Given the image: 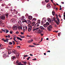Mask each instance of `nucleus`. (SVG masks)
<instances>
[{
	"instance_id": "nucleus-18",
	"label": "nucleus",
	"mask_w": 65,
	"mask_h": 65,
	"mask_svg": "<svg viewBox=\"0 0 65 65\" xmlns=\"http://www.w3.org/2000/svg\"><path fill=\"white\" fill-rule=\"evenodd\" d=\"M12 53H13L14 54H16L17 51L15 50H13L12 51Z\"/></svg>"
},
{
	"instance_id": "nucleus-5",
	"label": "nucleus",
	"mask_w": 65,
	"mask_h": 65,
	"mask_svg": "<svg viewBox=\"0 0 65 65\" xmlns=\"http://www.w3.org/2000/svg\"><path fill=\"white\" fill-rule=\"evenodd\" d=\"M18 29L17 26H14L13 27V29L14 30H16Z\"/></svg>"
},
{
	"instance_id": "nucleus-15",
	"label": "nucleus",
	"mask_w": 65,
	"mask_h": 65,
	"mask_svg": "<svg viewBox=\"0 0 65 65\" xmlns=\"http://www.w3.org/2000/svg\"><path fill=\"white\" fill-rule=\"evenodd\" d=\"M47 29H48V30L49 31H51V28H50L49 26L47 27Z\"/></svg>"
},
{
	"instance_id": "nucleus-31",
	"label": "nucleus",
	"mask_w": 65,
	"mask_h": 65,
	"mask_svg": "<svg viewBox=\"0 0 65 65\" xmlns=\"http://www.w3.org/2000/svg\"><path fill=\"white\" fill-rule=\"evenodd\" d=\"M2 31H3V32H6V29H5V30H4L3 29H2Z\"/></svg>"
},
{
	"instance_id": "nucleus-20",
	"label": "nucleus",
	"mask_w": 65,
	"mask_h": 65,
	"mask_svg": "<svg viewBox=\"0 0 65 65\" xmlns=\"http://www.w3.org/2000/svg\"><path fill=\"white\" fill-rule=\"evenodd\" d=\"M3 57H7V55L6 54V53H5L3 55Z\"/></svg>"
},
{
	"instance_id": "nucleus-43",
	"label": "nucleus",
	"mask_w": 65,
	"mask_h": 65,
	"mask_svg": "<svg viewBox=\"0 0 65 65\" xmlns=\"http://www.w3.org/2000/svg\"><path fill=\"white\" fill-rule=\"evenodd\" d=\"M28 58H27V60H29V59H30V58H31V57H28Z\"/></svg>"
},
{
	"instance_id": "nucleus-4",
	"label": "nucleus",
	"mask_w": 65,
	"mask_h": 65,
	"mask_svg": "<svg viewBox=\"0 0 65 65\" xmlns=\"http://www.w3.org/2000/svg\"><path fill=\"white\" fill-rule=\"evenodd\" d=\"M15 22V20L14 18H13L11 20V22L12 23H14Z\"/></svg>"
},
{
	"instance_id": "nucleus-6",
	"label": "nucleus",
	"mask_w": 65,
	"mask_h": 65,
	"mask_svg": "<svg viewBox=\"0 0 65 65\" xmlns=\"http://www.w3.org/2000/svg\"><path fill=\"white\" fill-rule=\"evenodd\" d=\"M47 7L48 9H50L51 8V6L50 3L48 4L47 5Z\"/></svg>"
},
{
	"instance_id": "nucleus-45",
	"label": "nucleus",
	"mask_w": 65,
	"mask_h": 65,
	"mask_svg": "<svg viewBox=\"0 0 65 65\" xmlns=\"http://www.w3.org/2000/svg\"><path fill=\"white\" fill-rule=\"evenodd\" d=\"M43 40V38H42L41 39V41L39 42V43H40V42H41Z\"/></svg>"
},
{
	"instance_id": "nucleus-63",
	"label": "nucleus",
	"mask_w": 65,
	"mask_h": 65,
	"mask_svg": "<svg viewBox=\"0 0 65 65\" xmlns=\"http://www.w3.org/2000/svg\"><path fill=\"white\" fill-rule=\"evenodd\" d=\"M20 23H22L21 22V21H19L18 22V24H20Z\"/></svg>"
},
{
	"instance_id": "nucleus-34",
	"label": "nucleus",
	"mask_w": 65,
	"mask_h": 65,
	"mask_svg": "<svg viewBox=\"0 0 65 65\" xmlns=\"http://www.w3.org/2000/svg\"><path fill=\"white\" fill-rule=\"evenodd\" d=\"M20 37L21 38H25V37H24V36H22L21 35H20Z\"/></svg>"
},
{
	"instance_id": "nucleus-49",
	"label": "nucleus",
	"mask_w": 65,
	"mask_h": 65,
	"mask_svg": "<svg viewBox=\"0 0 65 65\" xmlns=\"http://www.w3.org/2000/svg\"><path fill=\"white\" fill-rule=\"evenodd\" d=\"M24 18L25 17H24V16H22V19H21V20H23V19H24Z\"/></svg>"
},
{
	"instance_id": "nucleus-64",
	"label": "nucleus",
	"mask_w": 65,
	"mask_h": 65,
	"mask_svg": "<svg viewBox=\"0 0 65 65\" xmlns=\"http://www.w3.org/2000/svg\"><path fill=\"white\" fill-rule=\"evenodd\" d=\"M36 30H38V29H39V27L37 28H36Z\"/></svg>"
},
{
	"instance_id": "nucleus-37",
	"label": "nucleus",
	"mask_w": 65,
	"mask_h": 65,
	"mask_svg": "<svg viewBox=\"0 0 65 65\" xmlns=\"http://www.w3.org/2000/svg\"><path fill=\"white\" fill-rule=\"evenodd\" d=\"M6 33H7L8 32H9V31L7 29H6Z\"/></svg>"
},
{
	"instance_id": "nucleus-17",
	"label": "nucleus",
	"mask_w": 65,
	"mask_h": 65,
	"mask_svg": "<svg viewBox=\"0 0 65 65\" xmlns=\"http://www.w3.org/2000/svg\"><path fill=\"white\" fill-rule=\"evenodd\" d=\"M47 20L49 23H51V22H52L51 21V19L50 18H48Z\"/></svg>"
},
{
	"instance_id": "nucleus-27",
	"label": "nucleus",
	"mask_w": 65,
	"mask_h": 65,
	"mask_svg": "<svg viewBox=\"0 0 65 65\" xmlns=\"http://www.w3.org/2000/svg\"><path fill=\"white\" fill-rule=\"evenodd\" d=\"M52 15H55V12L52 11Z\"/></svg>"
},
{
	"instance_id": "nucleus-32",
	"label": "nucleus",
	"mask_w": 65,
	"mask_h": 65,
	"mask_svg": "<svg viewBox=\"0 0 65 65\" xmlns=\"http://www.w3.org/2000/svg\"><path fill=\"white\" fill-rule=\"evenodd\" d=\"M46 24L47 26L50 25V23L48 22H47L46 23Z\"/></svg>"
},
{
	"instance_id": "nucleus-38",
	"label": "nucleus",
	"mask_w": 65,
	"mask_h": 65,
	"mask_svg": "<svg viewBox=\"0 0 65 65\" xmlns=\"http://www.w3.org/2000/svg\"><path fill=\"white\" fill-rule=\"evenodd\" d=\"M25 16L26 17H28V14L26 13L25 15Z\"/></svg>"
},
{
	"instance_id": "nucleus-54",
	"label": "nucleus",
	"mask_w": 65,
	"mask_h": 65,
	"mask_svg": "<svg viewBox=\"0 0 65 65\" xmlns=\"http://www.w3.org/2000/svg\"><path fill=\"white\" fill-rule=\"evenodd\" d=\"M2 21L1 20H0V24H2Z\"/></svg>"
},
{
	"instance_id": "nucleus-26",
	"label": "nucleus",
	"mask_w": 65,
	"mask_h": 65,
	"mask_svg": "<svg viewBox=\"0 0 65 65\" xmlns=\"http://www.w3.org/2000/svg\"><path fill=\"white\" fill-rule=\"evenodd\" d=\"M18 29H22V27L21 26H19L18 28Z\"/></svg>"
},
{
	"instance_id": "nucleus-13",
	"label": "nucleus",
	"mask_w": 65,
	"mask_h": 65,
	"mask_svg": "<svg viewBox=\"0 0 65 65\" xmlns=\"http://www.w3.org/2000/svg\"><path fill=\"white\" fill-rule=\"evenodd\" d=\"M32 18H33V17L32 16H29L28 17V19L29 20H32Z\"/></svg>"
},
{
	"instance_id": "nucleus-48",
	"label": "nucleus",
	"mask_w": 65,
	"mask_h": 65,
	"mask_svg": "<svg viewBox=\"0 0 65 65\" xmlns=\"http://www.w3.org/2000/svg\"><path fill=\"white\" fill-rule=\"evenodd\" d=\"M27 21L28 22V23H31V21L29 20H27Z\"/></svg>"
},
{
	"instance_id": "nucleus-23",
	"label": "nucleus",
	"mask_w": 65,
	"mask_h": 65,
	"mask_svg": "<svg viewBox=\"0 0 65 65\" xmlns=\"http://www.w3.org/2000/svg\"><path fill=\"white\" fill-rule=\"evenodd\" d=\"M16 57H17V58H18V57L19 56V53H17V54H16Z\"/></svg>"
},
{
	"instance_id": "nucleus-12",
	"label": "nucleus",
	"mask_w": 65,
	"mask_h": 65,
	"mask_svg": "<svg viewBox=\"0 0 65 65\" xmlns=\"http://www.w3.org/2000/svg\"><path fill=\"white\" fill-rule=\"evenodd\" d=\"M39 25L38 23H36L35 25V27H39Z\"/></svg>"
},
{
	"instance_id": "nucleus-62",
	"label": "nucleus",
	"mask_w": 65,
	"mask_h": 65,
	"mask_svg": "<svg viewBox=\"0 0 65 65\" xmlns=\"http://www.w3.org/2000/svg\"><path fill=\"white\" fill-rule=\"evenodd\" d=\"M55 27H57V25L56 24H55Z\"/></svg>"
},
{
	"instance_id": "nucleus-10",
	"label": "nucleus",
	"mask_w": 65,
	"mask_h": 65,
	"mask_svg": "<svg viewBox=\"0 0 65 65\" xmlns=\"http://www.w3.org/2000/svg\"><path fill=\"white\" fill-rule=\"evenodd\" d=\"M40 28L42 30H46V29L44 28V27H43L42 26H40Z\"/></svg>"
},
{
	"instance_id": "nucleus-51",
	"label": "nucleus",
	"mask_w": 65,
	"mask_h": 65,
	"mask_svg": "<svg viewBox=\"0 0 65 65\" xmlns=\"http://www.w3.org/2000/svg\"><path fill=\"white\" fill-rule=\"evenodd\" d=\"M15 33L17 34H19V31H17Z\"/></svg>"
},
{
	"instance_id": "nucleus-55",
	"label": "nucleus",
	"mask_w": 65,
	"mask_h": 65,
	"mask_svg": "<svg viewBox=\"0 0 65 65\" xmlns=\"http://www.w3.org/2000/svg\"><path fill=\"white\" fill-rule=\"evenodd\" d=\"M33 43L34 45H37V44H35V43Z\"/></svg>"
},
{
	"instance_id": "nucleus-22",
	"label": "nucleus",
	"mask_w": 65,
	"mask_h": 65,
	"mask_svg": "<svg viewBox=\"0 0 65 65\" xmlns=\"http://www.w3.org/2000/svg\"><path fill=\"white\" fill-rule=\"evenodd\" d=\"M28 28H32V26L31 25H29L28 26Z\"/></svg>"
},
{
	"instance_id": "nucleus-14",
	"label": "nucleus",
	"mask_w": 65,
	"mask_h": 65,
	"mask_svg": "<svg viewBox=\"0 0 65 65\" xmlns=\"http://www.w3.org/2000/svg\"><path fill=\"white\" fill-rule=\"evenodd\" d=\"M8 15H9V14L8 13H6L5 14V17L7 19H8Z\"/></svg>"
},
{
	"instance_id": "nucleus-36",
	"label": "nucleus",
	"mask_w": 65,
	"mask_h": 65,
	"mask_svg": "<svg viewBox=\"0 0 65 65\" xmlns=\"http://www.w3.org/2000/svg\"><path fill=\"white\" fill-rule=\"evenodd\" d=\"M49 28L51 29H52V26L51 25H50L49 26Z\"/></svg>"
},
{
	"instance_id": "nucleus-53",
	"label": "nucleus",
	"mask_w": 65,
	"mask_h": 65,
	"mask_svg": "<svg viewBox=\"0 0 65 65\" xmlns=\"http://www.w3.org/2000/svg\"><path fill=\"white\" fill-rule=\"evenodd\" d=\"M8 38H10V36L9 35H8L7 36Z\"/></svg>"
},
{
	"instance_id": "nucleus-28",
	"label": "nucleus",
	"mask_w": 65,
	"mask_h": 65,
	"mask_svg": "<svg viewBox=\"0 0 65 65\" xmlns=\"http://www.w3.org/2000/svg\"><path fill=\"white\" fill-rule=\"evenodd\" d=\"M8 54L9 55L11 53V51H8Z\"/></svg>"
},
{
	"instance_id": "nucleus-2",
	"label": "nucleus",
	"mask_w": 65,
	"mask_h": 65,
	"mask_svg": "<svg viewBox=\"0 0 65 65\" xmlns=\"http://www.w3.org/2000/svg\"><path fill=\"white\" fill-rule=\"evenodd\" d=\"M45 18H43L42 19V21H41V25H43L44 24V23L46 22V20L45 19Z\"/></svg>"
},
{
	"instance_id": "nucleus-56",
	"label": "nucleus",
	"mask_w": 65,
	"mask_h": 65,
	"mask_svg": "<svg viewBox=\"0 0 65 65\" xmlns=\"http://www.w3.org/2000/svg\"><path fill=\"white\" fill-rule=\"evenodd\" d=\"M21 34L22 35H23V34H24V33L23 32H21Z\"/></svg>"
},
{
	"instance_id": "nucleus-40",
	"label": "nucleus",
	"mask_w": 65,
	"mask_h": 65,
	"mask_svg": "<svg viewBox=\"0 0 65 65\" xmlns=\"http://www.w3.org/2000/svg\"><path fill=\"white\" fill-rule=\"evenodd\" d=\"M53 21L56 22V18L55 17L53 18Z\"/></svg>"
},
{
	"instance_id": "nucleus-24",
	"label": "nucleus",
	"mask_w": 65,
	"mask_h": 65,
	"mask_svg": "<svg viewBox=\"0 0 65 65\" xmlns=\"http://www.w3.org/2000/svg\"><path fill=\"white\" fill-rule=\"evenodd\" d=\"M42 4L43 5H44L45 4V2L44 1H43L42 2Z\"/></svg>"
},
{
	"instance_id": "nucleus-52",
	"label": "nucleus",
	"mask_w": 65,
	"mask_h": 65,
	"mask_svg": "<svg viewBox=\"0 0 65 65\" xmlns=\"http://www.w3.org/2000/svg\"><path fill=\"white\" fill-rule=\"evenodd\" d=\"M40 35H41V36H43V35H44V34H42L41 33V34H40Z\"/></svg>"
},
{
	"instance_id": "nucleus-33",
	"label": "nucleus",
	"mask_w": 65,
	"mask_h": 65,
	"mask_svg": "<svg viewBox=\"0 0 65 65\" xmlns=\"http://www.w3.org/2000/svg\"><path fill=\"white\" fill-rule=\"evenodd\" d=\"M9 44L10 45H12V43L11 42H9Z\"/></svg>"
},
{
	"instance_id": "nucleus-29",
	"label": "nucleus",
	"mask_w": 65,
	"mask_h": 65,
	"mask_svg": "<svg viewBox=\"0 0 65 65\" xmlns=\"http://www.w3.org/2000/svg\"><path fill=\"white\" fill-rule=\"evenodd\" d=\"M43 26L45 28H46L47 27V26L46 24H44Z\"/></svg>"
},
{
	"instance_id": "nucleus-58",
	"label": "nucleus",
	"mask_w": 65,
	"mask_h": 65,
	"mask_svg": "<svg viewBox=\"0 0 65 65\" xmlns=\"http://www.w3.org/2000/svg\"><path fill=\"white\" fill-rule=\"evenodd\" d=\"M63 17H64V18H63V19L65 20V15H63Z\"/></svg>"
},
{
	"instance_id": "nucleus-39",
	"label": "nucleus",
	"mask_w": 65,
	"mask_h": 65,
	"mask_svg": "<svg viewBox=\"0 0 65 65\" xmlns=\"http://www.w3.org/2000/svg\"><path fill=\"white\" fill-rule=\"evenodd\" d=\"M5 6V4H3L2 5V6L3 7H4V6Z\"/></svg>"
},
{
	"instance_id": "nucleus-59",
	"label": "nucleus",
	"mask_w": 65,
	"mask_h": 65,
	"mask_svg": "<svg viewBox=\"0 0 65 65\" xmlns=\"http://www.w3.org/2000/svg\"><path fill=\"white\" fill-rule=\"evenodd\" d=\"M10 34H12V32L10 30Z\"/></svg>"
},
{
	"instance_id": "nucleus-9",
	"label": "nucleus",
	"mask_w": 65,
	"mask_h": 65,
	"mask_svg": "<svg viewBox=\"0 0 65 65\" xmlns=\"http://www.w3.org/2000/svg\"><path fill=\"white\" fill-rule=\"evenodd\" d=\"M33 41V40L31 39V40H29L27 41V42H28V43H31V42Z\"/></svg>"
},
{
	"instance_id": "nucleus-41",
	"label": "nucleus",
	"mask_w": 65,
	"mask_h": 65,
	"mask_svg": "<svg viewBox=\"0 0 65 65\" xmlns=\"http://www.w3.org/2000/svg\"><path fill=\"white\" fill-rule=\"evenodd\" d=\"M12 42L13 43V45H14V44H15V42H14V41H12Z\"/></svg>"
},
{
	"instance_id": "nucleus-3",
	"label": "nucleus",
	"mask_w": 65,
	"mask_h": 65,
	"mask_svg": "<svg viewBox=\"0 0 65 65\" xmlns=\"http://www.w3.org/2000/svg\"><path fill=\"white\" fill-rule=\"evenodd\" d=\"M0 19H2L3 20H4L5 19V16L4 15H2V16H0Z\"/></svg>"
},
{
	"instance_id": "nucleus-42",
	"label": "nucleus",
	"mask_w": 65,
	"mask_h": 65,
	"mask_svg": "<svg viewBox=\"0 0 65 65\" xmlns=\"http://www.w3.org/2000/svg\"><path fill=\"white\" fill-rule=\"evenodd\" d=\"M23 63L24 64H25V65H26V64H27V62L26 61H25V62H23Z\"/></svg>"
},
{
	"instance_id": "nucleus-35",
	"label": "nucleus",
	"mask_w": 65,
	"mask_h": 65,
	"mask_svg": "<svg viewBox=\"0 0 65 65\" xmlns=\"http://www.w3.org/2000/svg\"><path fill=\"white\" fill-rule=\"evenodd\" d=\"M45 1L46 3H48L49 2V0H45Z\"/></svg>"
},
{
	"instance_id": "nucleus-61",
	"label": "nucleus",
	"mask_w": 65,
	"mask_h": 65,
	"mask_svg": "<svg viewBox=\"0 0 65 65\" xmlns=\"http://www.w3.org/2000/svg\"><path fill=\"white\" fill-rule=\"evenodd\" d=\"M32 60H36V58H34V59H32Z\"/></svg>"
},
{
	"instance_id": "nucleus-21",
	"label": "nucleus",
	"mask_w": 65,
	"mask_h": 65,
	"mask_svg": "<svg viewBox=\"0 0 65 65\" xmlns=\"http://www.w3.org/2000/svg\"><path fill=\"white\" fill-rule=\"evenodd\" d=\"M36 19L34 18H33L32 19V21H36Z\"/></svg>"
},
{
	"instance_id": "nucleus-19",
	"label": "nucleus",
	"mask_w": 65,
	"mask_h": 65,
	"mask_svg": "<svg viewBox=\"0 0 65 65\" xmlns=\"http://www.w3.org/2000/svg\"><path fill=\"white\" fill-rule=\"evenodd\" d=\"M24 22H25V23H27V21L25 19H23L22 21V23H24Z\"/></svg>"
},
{
	"instance_id": "nucleus-44",
	"label": "nucleus",
	"mask_w": 65,
	"mask_h": 65,
	"mask_svg": "<svg viewBox=\"0 0 65 65\" xmlns=\"http://www.w3.org/2000/svg\"><path fill=\"white\" fill-rule=\"evenodd\" d=\"M28 57V56L27 55H24V57Z\"/></svg>"
},
{
	"instance_id": "nucleus-50",
	"label": "nucleus",
	"mask_w": 65,
	"mask_h": 65,
	"mask_svg": "<svg viewBox=\"0 0 65 65\" xmlns=\"http://www.w3.org/2000/svg\"><path fill=\"white\" fill-rule=\"evenodd\" d=\"M19 61L17 60L16 61V63L17 64H19Z\"/></svg>"
},
{
	"instance_id": "nucleus-11",
	"label": "nucleus",
	"mask_w": 65,
	"mask_h": 65,
	"mask_svg": "<svg viewBox=\"0 0 65 65\" xmlns=\"http://www.w3.org/2000/svg\"><path fill=\"white\" fill-rule=\"evenodd\" d=\"M28 29V28L27 27V26H26L25 28V27H23V29L24 30H27Z\"/></svg>"
},
{
	"instance_id": "nucleus-16",
	"label": "nucleus",
	"mask_w": 65,
	"mask_h": 65,
	"mask_svg": "<svg viewBox=\"0 0 65 65\" xmlns=\"http://www.w3.org/2000/svg\"><path fill=\"white\" fill-rule=\"evenodd\" d=\"M32 28H28V31L29 32H31V30H32Z\"/></svg>"
},
{
	"instance_id": "nucleus-60",
	"label": "nucleus",
	"mask_w": 65,
	"mask_h": 65,
	"mask_svg": "<svg viewBox=\"0 0 65 65\" xmlns=\"http://www.w3.org/2000/svg\"><path fill=\"white\" fill-rule=\"evenodd\" d=\"M55 32H56V33H57V32H58V30H57V31H56V30H55Z\"/></svg>"
},
{
	"instance_id": "nucleus-1",
	"label": "nucleus",
	"mask_w": 65,
	"mask_h": 65,
	"mask_svg": "<svg viewBox=\"0 0 65 65\" xmlns=\"http://www.w3.org/2000/svg\"><path fill=\"white\" fill-rule=\"evenodd\" d=\"M58 16L56 17V19L57 20H56L55 21V23H56V24L57 25H59V24H60V20H59V18H58Z\"/></svg>"
},
{
	"instance_id": "nucleus-47",
	"label": "nucleus",
	"mask_w": 65,
	"mask_h": 65,
	"mask_svg": "<svg viewBox=\"0 0 65 65\" xmlns=\"http://www.w3.org/2000/svg\"><path fill=\"white\" fill-rule=\"evenodd\" d=\"M6 42H8V40H9V39H6Z\"/></svg>"
},
{
	"instance_id": "nucleus-46",
	"label": "nucleus",
	"mask_w": 65,
	"mask_h": 65,
	"mask_svg": "<svg viewBox=\"0 0 65 65\" xmlns=\"http://www.w3.org/2000/svg\"><path fill=\"white\" fill-rule=\"evenodd\" d=\"M38 24H40V20H38Z\"/></svg>"
},
{
	"instance_id": "nucleus-7",
	"label": "nucleus",
	"mask_w": 65,
	"mask_h": 65,
	"mask_svg": "<svg viewBox=\"0 0 65 65\" xmlns=\"http://www.w3.org/2000/svg\"><path fill=\"white\" fill-rule=\"evenodd\" d=\"M11 58L12 61H13L14 60H15V59H16V57H15V56H12Z\"/></svg>"
},
{
	"instance_id": "nucleus-25",
	"label": "nucleus",
	"mask_w": 65,
	"mask_h": 65,
	"mask_svg": "<svg viewBox=\"0 0 65 65\" xmlns=\"http://www.w3.org/2000/svg\"><path fill=\"white\" fill-rule=\"evenodd\" d=\"M17 39H18V40H21V41H22V39L19 37H17Z\"/></svg>"
},
{
	"instance_id": "nucleus-57",
	"label": "nucleus",
	"mask_w": 65,
	"mask_h": 65,
	"mask_svg": "<svg viewBox=\"0 0 65 65\" xmlns=\"http://www.w3.org/2000/svg\"><path fill=\"white\" fill-rule=\"evenodd\" d=\"M21 62L18 63V65H21Z\"/></svg>"
},
{
	"instance_id": "nucleus-8",
	"label": "nucleus",
	"mask_w": 65,
	"mask_h": 65,
	"mask_svg": "<svg viewBox=\"0 0 65 65\" xmlns=\"http://www.w3.org/2000/svg\"><path fill=\"white\" fill-rule=\"evenodd\" d=\"M43 32V30L41 29H39V30H38V32L39 33H42V32Z\"/></svg>"
},
{
	"instance_id": "nucleus-30",
	"label": "nucleus",
	"mask_w": 65,
	"mask_h": 65,
	"mask_svg": "<svg viewBox=\"0 0 65 65\" xmlns=\"http://www.w3.org/2000/svg\"><path fill=\"white\" fill-rule=\"evenodd\" d=\"M35 22H32V26H34V25H35Z\"/></svg>"
}]
</instances>
